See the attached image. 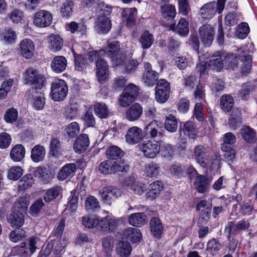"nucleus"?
I'll use <instances>...</instances> for the list:
<instances>
[{
	"label": "nucleus",
	"mask_w": 257,
	"mask_h": 257,
	"mask_svg": "<svg viewBox=\"0 0 257 257\" xmlns=\"http://www.w3.org/2000/svg\"><path fill=\"white\" fill-rule=\"evenodd\" d=\"M76 170V166L75 164H67L60 170L57 178L59 180H64L69 177L73 176Z\"/></svg>",
	"instance_id": "obj_26"
},
{
	"label": "nucleus",
	"mask_w": 257,
	"mask_h": 257,
	"mask_svg": "<svg viewBox=\"0 0 257 257\" xmlns=\"http://www.w3.org/2000/svg\"><path fill=\"white\" fill-rule=\"evenodd\" d=\"M89 145V140L86 134L79 135L75 140L73 149L75 152L81 153L86 150Z\"/></svg>",
	"instance_id": "obj_19"
},
{
	"label": "nucleus",
	"mask_w": 257,
	"mask_h": 257,
	"mask_svg": "<svg viewBox=\"0 0 257 257\" xmlns=\"http://www.w3.org/2000/svg\"><path fill=\"white\" fill-rule=\"evenodd\" d=\"M137 9L136 8H126L123 10L121 16L126 21V26L132 27L136 24L137 15Z\"/></svg>",
	"instance_id": "obj_27"
},
{
	"label": "nucleus",
	"mask_w": 257,
	"mask_h": 257,
	"mask_svg": "<svg viewBox=\"0 0 257 257\" xmlns=\"http://www.w3.org/2000/svg\"><path fill=\"white\" fill-rule=\"evenodd\" d=\"M67 65L66 58L63 56H57L54 57L51 63L52 70L56 73L63 72Z\"/></svg>",
	"instance_id": "obj_22"
},
{
	"label": "nucleus",
	"mask_w": 257,
	"mask_h": 257,
	"mask_svg": "<svg viewBox=\"0 0 257 257\" xmlns=\"http://www.w3.org/2000/svg\"><path fill=\"white\" fill-rule=\"evenodd\" d=\"M184 135L191 139H195L198 134V130L194 123L191 121L186 122L183 127Z\"/></svg>",
	"instance_id": "obj_37"
},
{
	"label": "nucleus",
	"mask_w": 257,
	"mask_h": 257,
	"mask_svg": "<svg viewBox=\"0 0 257 257\" xmlns=\"http://www.w3.org/2000/svg\"><path fill=\"white\" fill-rule=\"evenodd\" d=\"M218 12L216 2H212L204 5L199 11L200 15L204 19L209 20L212 18Z\"/></svg>",
	"instance_id": "obj_16"
},
{
	"label": "nucleus",
	"mask_w": 257,
	"mask_h": 257,
	"mask_svg": "<svg viewBox=\"0 0 257 257\" xmlns=\"http://www.w3.org/2000/svg\"><path fill=\"white\" fill-rule=\"evenodd\" d=\"M25 149L21 144L15 145L11 150L10 157L15 162L21 161L25 157Z\"/></svg>",
	"instance_id": "obj_32"
},
{
	"label": "nucleus",
	"mask_w": 257,
	"mask_h": 257,
	"mask_svg": "<svg viewBox=\"0 0 257 257\" xmlns=\"http://www.w3.org/2000/svg\"><path fill=\"white\" fill-rule=\"evenodd\" d=\"M24 78L26 83L34 85L30 89L32 94L38 93L39 90L44 86L45 81V77L33 68H29L25 71Z\"/></svg>",
	"instance_id": "obj_3"
},
{
	"label": "nucleus",
	"mask_w": 257,
	"mask_h": 257,
	"mask_svg": "<svg viewBox=\"0 0 257 257\" xmlns=\"http://www.w3.org/2000/svg\"><path fill=\"white\" fill-rule=\"evenodd\" d=\"M150 225L152 234L155 237L159 238L163 231V227L160 220L157 217H154L151 220Z\"/></svg>",
	"instance_id": "obj_35"
},
{
	"label": "nucleus",
	"mask_w": 257,
	"mask_h": 257,
	"mask_svg": "<svg viewBox=\"0 0 257 257\" xmlns=\"http://www.w3.org/2000/svg\"><path fill=\"white\" fill-rule=\"evenodd\" d=\"M147 221V216L143 212L133 213L128 218L130 224L136 227H141L144 225Z\"/></svg>",
	"instance_id": "obj_29"
},
{
	"label": "nucleus",
	"mask_w": 257,
	"mask_h": 257,
	"mask_svg": "<svg viewBox=\"0 0 257 257\" xmlns=\"http://www.w3.org/2000/svg\"><path fill=\"white\" fill-rule=\"evenodd\" d=\"M163 126V123L153 120L145 127V136L154 140H161L164 136ZM158 143L159 141H144L140 146V149L146 157L154 158L160 151V145Z\"/></svg>",
	"instance_id": "obj_1"
},
{
	"label": "nucleus",
	"mask_w": 257,
	"mask_h": 257,
	"mask_svg": "<svg viewBox=\"0 0 257 257\" xmlns=\"http://www.w3.org/2000/svg\"><path fill=\"white\" fill-rule=\"evenodd\" d=\"M111 28V23L108 17L102 16L97 17L94 23V28L98 33L106 34Z\"/></svg>",
	"instance_id": "obj_13"
},
{
	"label": "nucleus",
	"mask_w": 257,
	"mask_h": 257,
	"mask_svg": "<svg viewBox=\"0 0 257 257\" xmlns=\"http://www.w3.org/2000/svg\"><path fill=\"white\" fill-rule=\"evenodd\" d=\"M199 38L205 47H209L212 44L214 37V28L209 24H204L199 29Z\"/></svg>",
	"instance_id": "obj_7"
},
{
	"label": "nucleus",
	"mask_w": 257,
	"mask_h": 257,
	"mask_svg": "<svg viewBox=\"0 0 257 257\" xmlns=\"http://www.w3.org/2000/svg\"><path fill=\"white\" fill-rule=\"evenodd\" d=\"M136 99L132 97L131 95L127 94L124 91L120 95L119 103L121 106L125 107L130 105Z\"/></svg>",
	"instance_id": "obj_64"
},
{
	"label": "nucleus",
	"mask_w": 257,
	"mask_h": 257,
	"mask_svg": "<svg viewBox=\"0 0 257 257\" xmlns=\"http://www.w3.org/2000/svg\"><path fill=\"white\" fill-rule=\"evenodd\" d=\"M160 10L164 20L171 22L176 17V8L172 5L169 4L163 5L161 6Z\"/></svg>",
	"instance_id": "obj_23"
},
{
	"label": "nucleus",
	"mask_w": 257,
	"mask_h": 257,
	"mask_svg": "<svg viewBox=\"0 0 257 257\" xmlns=\"http://www.w3.org/2000/svg\"><path fill=\"white\" fill-rule=\"evenodd\" d=\"M194 157L196 162L202 167L206 168L209 165L210 157L204 146L200 145L195 147Z\"/></svg>",
	"instance_id": "obj_9"
},
{
	"label": "nucleus",
	"mask_w": 257,
	"mask_h": 257,
	"mask_svg": "<svg viewBox=\"0 0 257 257\" xmlns=\"http://www.w3.org/2000/svg\"><path fill=\"white\" fill-rule=\"evenodd\" d=\"M127 79L123 76H117L115 78L111 84V87L114 90H120L124 88L126 84Z\"/></svg>",
	"instance_id": "obj_58"
},
{
	"label": "nucleus",
	"mask_w": 257,
	"mask_h": 257,
	"mask_svg": "<svg viewBox=\"0 0 257 257\" xmlns=\"http://www.w3.org/2000/svg\"><path fill=\"white\" fill-rule=\"evenodd\" d=\"M95 114L101 119L107 118L109 115V110L106 105L103 102H96L93 106Z\"/></svg>",
	"instance_id": "obj_34"
},
{
	"label": "nucleus",
	"mask_w": 257,
	"mask_h": 257,
	"mask_svg": "<svg viewBox=\"0 0 257 257\" xmlns=\"http://www.w3.org/2000/svg\"><path fill=\"white\" fill-rule=\"evenodd\" d=\"M170 29L183 36L187 35L189 32V24L184 18L180 19L177 26L175 24H171Z\"/></svg>",
	"instance_id": "obj_25"
},
{
	"label": "nucleus",
	"mask_w": 257,
	"mask_h": 257,
	"mask_svg": "<svg viewBox=\"0 0 257 257\" xmlns=\"http://www.w3.org/2000/svg\"><path fill=\"white\" fill-rule=\"evenodd\" d=\"M99 194L103 201L110 205L112 200L121 195V191L116 187L108 186L101 189L99 191Z\"/></svg>",
	"instance_id": "obj_10"
},
{
	"label": "nucleus",
	"mask_w": 257,
	"mask_h": 257,
	"mask_svg": "<svg viewBox=\"0 0 257 257\" xmlns=\"http://www.w3.org/2000/svg\"><path fill=\"white\" fill-rule=\"evenodd\" d=\"M143 112V108L138 103H135L125 111V117L130 121L138 119Z\"/></svg>",
	"instance_id": "obj_20"
},
{
	"label": "nucleus",
	"mask_w": 257,
	"mask_h": 257,
	"mask_svg": "<svg viewBox=\"0 0 257 257\" xmlns=\"http://www.w3.org/2000/svg\"><path fill=\"white\" fill-rule=\"evenodd\" d=\"M79 107L76 103L71 104L65 111L66 118L73 119L78 115Z\"/></svg>",
	"instance_id": "obj_63"
},
{
	"label": "nucleus",
	"mask_w": 257,
	"mask_h": 257,
	"mask_svg": "<svg viewBox=\"0 0 257 257\" xmlns=\"http://www.w3.org/2000/svg\"><path fill=\"white\" fill-rule=\"evenodd\" d=\"M223 57V55L220 52L215 53L209 61V67L216 71H220L223 68L224 64Z\"/></svg>",
	"instance_id": "obj_28"
},
{
	"label": "nucleus",
	"mask_w": 257,
	"mask_h": 257,
	"mask_svg": "<svg viewBox=\"0 0 257 257\" xmlns=\"http://www.w3.org/2000/svg\"><path fill=\"white\" fill-rule=\"evenodd\" d=\"M122 239H126L133 243L137 242L141 238V230L137 228L129 227L123 230Z\"/></svg>",
	"instance_id": "obj_21"
},
{
	"label": "nucleus",
	"mask_w": 257,
	"mask_h": 257,
	"mask_svg": "<svg viewBox=\"0 0 257 257\" xmlns=\"http://www.w3.org/2000/svg\"><path fill=\"white\" fill-rule=\"evenodd\" d=\"M45 154L44 147L40 145H37L31 150V158L34 162L38 163L44 160Z\"/></svg>",
	"instance_id": "obj_30"
},
{
	"label": "nucleus",
	"mask_w": 257,
	"mask_h": 257,
	"mask_svg": "<svg viewBox=\"0 0 257 257\" xmlns=\"http://www.w3.org/2000/svg\"><path fill=\"white\" fill-rule=\"evenodd\" d=\"M21 55L26 59H31L34 55L35 46L34 42L29 39L22 40L19 44Z\"/></svg>",
	"instance_id": "obj_12"
},
{
	"label": "nucleus",
	"mask_w": 257,
	"mask_h": 257,
	"mask_svg": "<svg viewBox=\"0 0 257 257\" xmlns=\"http://www.w3.org/2000/svg\"><path fill=\"white\" fill-rule=\"evenodd\" d=\"M145 171L148 177H156L159 173L160 166L156 163L151 162L146 165Z\"/></svg>",
	"instance_id": "obj_47"
},
{
	"label": "nucleus",
	"mask_w": 257,
	"mask_h": 257,
	"mask_svg": "<svg viewBox=\"0 0 257 257\" xmlns=\"http://www.w3.org/2000/svg\"><path fill=\"white\" fill-rule=\"evenodd\" d=\"M4 40L8 44H13L16 42L17 34L16 32L12 28L6 29L4 32Z\"/></svg>",
	"instance_id": "obj_55"
},
{
	"label": "nucleus",
	"mask_w": 257,
	"mask_h": 257,
	"mask_svg": "<svg viewBox=\"0 0 257 257\" xmlns=\"http://www.w3.org/2000/svg\"><path fill=\"white\" fill-rule=\"evenodd\" d=\"M233 97L229 94H224L220 98V104L221 109L225 112H229L233 106Z\"/></svg>",
	"instance_id": "obj_40"
},
{
	"label": "nucleus",
	"mask_w": 257,
	"mask_h": 257,
	"mask_svg": "<svg viewBox=\"0 0 257 257\" xmlns=\"http://www.w3.org/2000/svg\"><path fill=\"white\" fill-rule=\"evenodd\" d=\"M89 56L85 57L81 55H78L75 56V68L78 71H82L86 69L89 64Z\"/></svg>",
	"instance_id": "obj_46"
},
{
	"label": "nucleus",
	"mask_w": 257,
	"mask_h": 257,
	"mask_svg": "<svg viewBox=\"0 0 257 257\" xmlns=\"http://www.w3.org/2000/svg\"><path fill=\"white\" fill-rule=\"evenodd\" d=\"M14 81L12 79H8L4 81L0 88V99H4L8 92L11 90Z\"/></svg>",
	"instance_id": "obj_61"
},
{
	"label": "nucleus",
	"mask_w": 257,
	"mask_h": 257,
	"mask_svg": "<svg viewBox=\"0 0 257 257\" xmlns=\"http://www.w3.org/2000/svg\"><path fill=\"white\" fill-rule=\"evenodd\" d=\"M249 32V28L247 23H242L239 24L236 30V36L239 39H244Z\"/></svg>",
	"instance_id": "obj_62"
},
{
	"label": "nucleus",
	"mask_w": 257,
	"mask_h": 257,
	"mask_svg": "<svg viewBox=\"0 0 257 257\" xmlns=\"http://www.w3.org/2000/svg\"><path fill=\"white\" fill-rule=\"evenodd\" d=\"M49 47L53 51L61 50L63 45V41L60 36L52 34L48 38Z\"/></svg>",
	"instance_id": "obj_36"
},
{
	"label": "nucleus",
	"mask_w": 257,
	"mask_h": 257,
	"mask_svg": "<svg viewBox=\"0 0 257 257\" xmlns=\"http://www.w3.org/2000/svg\"><path fill=\"white\" fill-rule=\"evenodd\" d=\"M129 166L124 162L118 161L106 160L99 165L98 170L103 174L115 173L117 172H126Z\"/></svg>",
	"instance_id": "obj_4"
},
{
	"label": "nucleus",
	"mask_w": 257,
	"mask_h": 257,
	"mask_svg": "<svg viewBox=\"0 0 257 257\" xmlns=\"http://www.w3.org/2000/svg\"><path fill=\"white\" fill-rule=\"evenodd\" d=\"M125 138L126 141L130 144H137L143 138L142 129L137 126L130 128L126 133Z\"/></svg>",
	"instance_id": "obj_15"
},
{
	"label": "nucleus",
	"mask_w": 257,
	"mask_h": 257,
	"mask_svg": "<svg viewBox=\"0 0 257 257\" xmlns=\"http://www.w3.org/2000/svg\"><path fill=\"white\" fill-rule=\"evenodd\" d=\"M155 90L156 100L160 103H164L167 101L169 97L170 83L165 79H160L157 83Z\"/></svg>",
	"instance_id": "obj_5"
},
{
	"label": "nucleus",
	"mask_w": 257,
	"mask_h": 257,
	"mask_svg": "<svg viewBox=\"0 0 257 257\" xmlns=\"http://www.w3.org/2000/svg\"><path fill=\"white\" fill-rule=\"evenodd\" d=\"M222 247L223 245L215 238L209 240L207 244V250L213 255L216 254Z\"/></svg>",
	"instance_id": "obj_48"
},
{
	"label": "nucleus",
	"mask_w": 257,
	"mask_h": 257,
	"mask_svg": "<svg viewBox=\"0 0 257 257\" xmlns=\"http://www.w3.org/2000/svg\"><path fill=\"white\" fill-rule=\"evenodd\" d=\"M144 71L142 76L144 84L149 87L154 86L159 79V73L152 70V65L149 62L144 63Z\"/></svg>",
	"instance_id": "obj_8"
},
{
	"label": "nucleus",
	"mask_w": 257,
	"mask_h": 257,
	"mask_svg": "<svg viewBox=\"0 0 257 257\" xmlns=\"http://www.w3.org/2000/svg\"><path fill=\"white\" fill-rule=\"evenodd\" d=\"M18 117V112L17 110L14 107H12L6 110L4 118L6 122L13 123L17 120Z\"/></svg>",
	"instance_id": "obj_52"
},
{
	"label": "nucleus",
	"mask_w": 257,
	"mask_h": 257,
	"mask_svg": "<svg viewBox=\"0 0 257 257\" xmlns=\"http://www.w3.org/2000/svg\"><path fill=\"white\" fill-rule=\"evenodd\" d=\"M61 191V187L58 186H56L48 189L44 195L45 201L46 202H49L53 201L59 196Z\"/></svg>",
	"instance_id": "obj_45"
},
{
	"label": "nucleus",
	"mask_w": 257,
	"mask_h": 257,
	"mask_svg": "<svg viewBox=\"0 0 257 257\" xmlns=\"http://www.w3.org/2000/svg\"><path fill=\"white\" fill-rule=\"evenodd\" d=\"M34 175L43 184L49 183L53 179L52 173L46 168L38 167L34 171Z\"/></svg>",
	"instance_id": "obj_24"
},
{
	"label": "nucleus",
	"mask_w": 257,
	"mask_h": 257,
	"mask_svg": "<svg viewBox=\"0 0 257 257\" xmlns=\"http://www.w3.org/2000/svg\"><path fill=\"white\" fill-rule=\"evenodd\" d=\"M86 210L89 212H92L100 209V205L98 200L93 196H89L85 202Z\"/></svg>",
	"instance_id": "obj_42"
},
{
	"label": "nucleus",
	"mask_w": 257,
	"mask_h": 257,
	"mask_svg": "<svg viewBox=\"0 0 257 257\" xmlns=\"http://www.w3.org/2000/svg\"><path fill=\"white\" fill-rule=\"evenodd\" d=\"M30 200L29 196H25L19 198L15 202L13 210H18L24 213L28 209Z\"/></svg>",
	"instance_id": "obj_39"
},
{
	"label": "nucleus",
	"mask_w": 257,
	"mask_h": 257,
	"mask_svg": "<svg viewBox=\"0 0 257 257\" xmlns=\"http://www.w3.org/2000/svg\"><path fill=\"white\" fill-rule=\"evenodd\" d=\"M238 57L233 54H228L224 57V63L225 66L231 69H234L237 66Z\"/></svg>",
	"instance_id": "obj_59"
},
{
	"label": "nucleus",
	"mask_w": 257,
	"mask_h": 257,
	"mask_svg": "<svg viewBox=\"0 0 257 257\" xmlns=\"http://www.w3.org/2000/svg\"><path fill=\"white\" fill-rule=\"evenodd\" d=\"M103 250L107 255H110L112 251L114 239L111 236H107L101 239Z\"/></svg>",
	"instance_id": "obj_41"
},
{
	"label": "nucleus",
	"mask_w": 257,
	"mask_h": 257,
	"mask_svg": "<svg viewBox=\"0 0 257 257\" xmlns=\"http://www.w3.org/2000/svg\"><path fill=\"white\" fill-rule=\"evenodd\" d=\"M67 93L68 87L65 81L59 79L52 84L51 94L54 100L61 101L63 100L66 96Z\"/></svg>",
	"instance_id": "obj_6"
},
{
	"label": "nucleus",
	"mask_w": 257,
	"mask_h": 257,
	"mask_svg": "<svg viewBox=\"0 0 257 257\" xmlns=\"http://www.w3.org/2000/svg\"><path fill=\"white\" fill-rule=\"evenodd\" d=\"M118 223V221L114 218L106 216L99 221L98 228L104 232L112 231Z\"/></svg>",
	"instance_id": "obj_18"
},
{
	"label": "nucleus",
	"mask_w": 257,
	"mask_h": 257,
	"mask_svg": "<svg viewBox=\"0 0 257 257\" xmlns=\"http://www.w3.org/2000/svg\"><path fill=\"white\" fill-rule=\"evenodd\" d=\"M8 222L13 228H19L24 223V215L23 212L18 210H13L7 216Z\"/></svg>",
	"instance_id": "obj_14"
},
{
	"label": "nucleus",
	"mask_w": 257,
	"mask_h": 257,
	"mask_svg": "<svg viewBox=\"0 0 257 257\" xmlns=\"http://www.w3.org/2000/svg\"><path fill=\"white\" fill-rule=\"evenodd\" d=\"M164 126L167 131L171 133L175 132L178 127L176 117L171 114L167 116L165 119Z\"/></svg>",
	"instance_id": "obj_43"
},
{
	"label": "nucleus",
	"mask_w": 257,
	"mask_h": 257,
	"mask_svg": "<svg viewBox=\"0 0 257 257\" xmlns=\"http://www.w3.org/2000/svg\"><path fill=\"white\" fill-rule=\"evenodd\" d=\"M34 184V180L31 174H27L18 182L19 188L21 190H26L31 187Z\"/></svg>",
	"instance_id": "obj_51"
},
{
	"label": "nucleus",
	"mask_w": 257,
	"mask_h": 257,
	"mask_svg": "<svg viewBox=\"0 0 257 257\" xmlns=\"http://www.w3.org/2000/svg\"><path fill=\"white\" fill-rule=\"evenodd\" d=\"M61 152V143L59 140L57 138H54L51 140L50 145V156L57 157Z\"/></svg>",
	"instance_id": "obj_53"
},
{
	"label": "nucleus",
	"mask_w": 257,
	"mask_h": 257,
	"mask_svg": "<svg viewBox=\"0 0 257 257\" xmlns=\"http://www.w3.org/2000/svg\"><path fill=\"white\" fill-rule=\"evenodd\" d=\"M26 231L24 230L18 228L11 232L9 238L12 241L17 242L25 238L26 237Z\"/></svg>",
	"instance_id": "obj_49"
},
{
	"label": "nucleus",
	"mask_w": 257,
	"mask_h": 257,
	"mask_svg": "<svg viewBox=\"0 0 257 257\" xmlns=\"http://www.w3.org/2000/svg\"><path fill=\"white\" fill-rule=\"evenodd\" d=\"M106 157L110 160H117L123 155V151L117 146H111L109 147L105 152Z\"/></svg>",
	"instance_id": "obj_38"
},
{
	"label": "nucleus",
	"mask_w": 257,
	"mask_h": 257,
	"mask_svg": "<svg viewBox=\"0 0 257 257\" xmlns=\"http://www.w3.org/2000/svg\"><path fill=\"white\" fill-rule=\"evenodd\" d=\"M211 180L209 178L203 175H197L193 185L197 191L200 193H204L209 188Z\"/></svg>",
	"instance_id": "obj_17"
},
{
	"label": "nucleus",
	"mask_w": 257,
	"mask_h": 257,
	"mask_svg": "<svg viewBox=\"0 0 257 257\" xmlns=\"http://www.w3.org/2000/svg\"><path fill=\"white\" fill-rule=\"evenodd\" d=\"M99 218L94 215H89L82 217V222L83 225L88 228H92L99 225Z\"/></svg>",
	"instance_id": "obj_44"
},
{
	"label": "nucleus",
	"mask_w": 257,
	"mask_h": 257,
	"mask_svg": "<svg viewBox=\"0 0 257 257\" xmlns=\"http://www.w3.org/2000/svg\"><path fill=\"white\" fill-rule=\"evenodd\" d=\"M239 230L237 223L233 221H229L225 227V232L227 234V238L229 240L231 238L232 235H236Z\"/></svg>",
	"instance_id": "obj_56"
},
{
	"label": "nucleus",
	"mask_w": 257,
	"mask_h": 257,
	"mask_svg": "<svg viewBox=\"0 0 257 257\" xmlns=\"http://www.w3.org/2000/svg\"><path fill=\"white\" fill-rule=\"evenodd\" d=\"M223 143L221 144L220 148L226 149L229 147H233V145L236 142L235 136L231 133H227L223 135L221 139Z\"/></svg>",
	"instance_id": "obj_50"
},
{
	"label": "nucleus",
	"mask_w": 257,
	"mask_h": 257,
	"mask_svg": "<svg viewBox=\"0 0 257 257\" xmlns=\"http://www.w3.org/2000/svg\"><path fill=\"white\" fill-rule=\"evenodd\" d=\"M132 250L131 244L127 241H122L118 244V254L121 256H127Z\"/></svg>",
	"instance_id": "obj_57"
},
{
	"label": "nucleus",
	"mask_w": 257,
	"mask_h": 257,
	"mask_svg": "<svg viewBox=\"0 0 257 257\" xmlns=\"http://www.w3.org/2000/svg\"><path fill=\"white\" fill-rule=\"evenodd\" d=\"M163 188V184L158 181L151 183L149 185V191L147 193V198L153 200L160 194Z\"/></svg>",
	"instance_id": "obj_31"
},
{
	"label": "nucleus",
	"mask_w": 257,
	"mask_h": 257,
	"mask_svg": "<svg viewBox=\"0 0 257 257\" xmlns=\"http://www.w3.org/2000/svg\"><path fill=\"white\" fill-rule=\"evenodd\" d=\"M52 21V15L45 10H40L36 12L33 17L34 24L39 28L49 26L51 24Z\"/></svg>",
	"instance_id": "obj_11"
},
{
	"label": "nucleus",
	"mask_w": 257,
	"mask_h": 257,
	"mask_svg": "<svg viewBox=\"0 0 257 257\" xmlns=\"http://www.w3.org/2000/svg\"><path fill=\"white\" fill-rule=\"evenodd\" d=\"M105 55L104 50L101 49L98 51H92L89 54L90 62L95 61L96 67V76L100 83H104L109 75L108 66L104 59Z\"/></svg>",
	"instance_id": "obj_2"
},
{
	"label": "nucleus",
	"mask_w": 257,
	"mask_h": 257,
	"mask_svg": "<svg viewBox=\"0 0 257 257\" xmlns=\"http://www.w3.org/2000/svg\"><path fill=\"white\" fill-rule=\"evenodd\" d=\"M23 170L20 167H14L11 168L8 173V177L13 180H18L23 175Z\"/></svg>",
	"instance_id": "obj_60"
},
{
	"label": "nucleus",
	"mask_w": 257,
	"mask_h": 257,
	"mask_svg": "<svg viewBox=\"0 0 257 257\" xmlns=\"http://www.w3.org/2000/svg\"><path fill=\"white\" fill-rule=\"evenodd\" d=\"M154 42V38L153 34L148 30L145 31L139 39V42L143 49H149Z\"/></svg>",
	"instance_id": "obj_33"
},
{
	"label": "nucleus",
	"mask_w": 257,
	"mask_h": 257,
	"mask_svg": "<svg viewBox=\"0 0 257 257\" xmlns=\"http://www.w3.org/2000/svg\"><path fill=\"white\" fill-rule=\"evenodd\" d=\"M65 226V219L62 218L60 221L58 223L57 226L54 229L53 233L50 236V237L52 238L51 240L55 241L57 238L61 237L63 233L64 228Z\"/></svg>",
	"instance_id": "obj_54"
}]
</instances>
